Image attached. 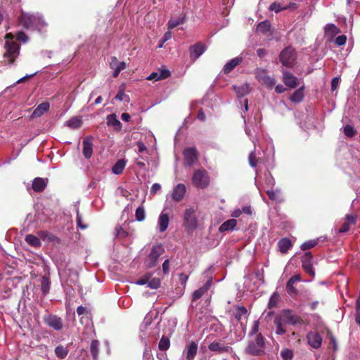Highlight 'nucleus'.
Masks as SVG:
<instances>
[{"mask_svg":"<svg viewBox=\"0 0 360 360\" xmlns=\"http://www.w3.org/2000/svg\"><path fill=\"white\" fill-rule=\"evenodd\" d=\"M274 323L276 326V333L282 335L287 332L285 325H302L304 323V321L302 316L292 310L283 309L274 317Z\"/></svg>","mask_w":360,"mask_h":360,"instance_id":"1","label":"nucleus"},{"mask_svg":"<svg viewBox=\"0 0 360 360\" xmlns=\"http://www.w3.org/2000/svg\"><path fill=\"white\" fill-rule=\"evenodd\" d=\"M18 22L25 29L41 30L46 25L42 17L38 14L22 12L18 17Z\"/></svg>","mask_w":360,"mask_h":360,"instance_id":"2","label":"nucleus"},{"mask_svg":"<svg viewBox=\"0 0 360 360\" xmlns=\"http://www.w3.org/2000/svg\"><path fill=\"white\" fill-rule=\"evenodd\" d=\"M265 346L266 339L262 333H259L254 337H249L245 352L252 356H262L264 354Z\"/></svg>","mask_w":360,"mask_h":360,"instance_id":"3","label":"nucleus"},{"mask_svg":"<svg viewBox=\"0 0 360 360\" xmlns=\"http://www.w3.org/2000/svg\"><path fill=\"white\" fill-rule=\"evenodd\" d=\"M183 226L188 233H192L198 226L196 211L193 207L185 210L183 217Z\"/></svg>","mask_w":360,"mask_h":360,"instance_id":"4","label":"nucleus"},{"mask_svg":"<svg viewBox=\"0 0 360 360\" xmlns=\"http://www.w3.org/2000/svg\"><path fill=\"white\" fill-rule=\"evenodd\" d=\"M165 252L161 244L153 245L148 255L145 258L144 264L146 269H151L157 266L159 257Z\"/></svg>","mask_w":360,"mask_h":360,"instance_id":"5","label":"nucleus"},{"mask_svg":"<svg viewBox=\"0 0 360 360\" xmlns=\"http://www.w3.org/2000/svg\"><path fill=\"white\" fill-rule=\"evenodd\" d=\"M192 183L197 188L205 189L210 185V176L207 172L200 168L194 171L192 176Z\"/></svg>","mask_w":360,"mask_h":360,"instance_id":"6","label":"nucleus"},{"mask_svg":"<svg viewBox=\"0 0 360 360\" xmlns=\"http://www.w3.org/2000/svg\"><path fill=\"white\" fill-rule=\"evenodd\" d=\"M4 48L6 49L4 57L8 59V64H13L19 55L20 45L14 41H6Z\"/></svg>","mask_w":360,"mask_h":360,"instance_id":"7","label":"nucleus"},{"mask_svg":"<svg viewBox=\"0 0 360 360\" xmlns=\"http://www.w3.org/2000/svg\"><path fill=\"white\" fill-rule=\"evenodd\" d=\"M279 59L283 65L291 68L294 65L296 59V53L291 46H288L281 51Z\"/></svg>","mask_w":360,"mask_h":360,"instance_id":"8","label":"nucleus"},{"mask_svg":"<svg viewBox=\"0 0 360 360\" xmlns=\"http://www.w3.org/2000/svg\"><path fill=\"white\" fill-rule=\"evenodd\" d=\"M313 256L311 252H305L302 257V267L304 271L310 276L314 278L315 276V271L313 268Z\"/></svg>","mask_w":360,"mask_h":360,"instance_id":"9","label":"nucleus"},{"mask_svg":"<svg viewBox=\"0 0 360 360\" xmlns=\"http://www.w3.org/2000/svg\"><path fill=\"white\" fill-rule=\"evenodd\" d=\"M184 161L189 167L193 166L198 162V150L194 147L187 148L184 152Z\"/></svg>","mask_w":360,"mask_h":360,"instance_id":"10","label":"nucleus"},{"mask_svg":"<svg viewBox=\"0 0 360 360\" xmlns=\"http://www.w3.org/2000/svg\"><path fill=\"white\" fill-rule=\"evenodd\" d=\"M206 50V46L200 41L189 47L190 58L195 62Z\"/></svg>","mask_w":360,"mask_h":360,"instance_id":"11","label":"nucleus"},{"mask_svg":"<svg viewBox=\"0 0 360 360\" xmlns=\"http://www.w3.org/2000/svg\"><path fill=\"white\" fill-rule=\"evenodd\" d=\"M307 340L312 348L319 349L321 346L323 338L318 332L310 331L307 335Z\"/></svg>","mask_w":360,"mask_h":360,"instance_id":"12","label":"nucleus"},{"mask_svg":"<svg viewBox=\"0 0 360 360\" xmlns=\"http://www.w3.org/2000/svg\"><path fill=\"white\" fill-rule=\"evenodd\" d=\"M301 275L300 274H295L290 278V279L288 281L286 284V290L287 292L291 296H296L298 295L299 291L298 290L295 288L294 284L296 282H299L301 281Z\"/></svg>","mask_w":360,"mask_h":360,"instance_id":"13","label":"nucleus"},{"mask_svg":"<svg viewBox=\"0 0 360 360\" xmlns=\"http://www.w3.org/2000/svg\"><path fill=\"white\" fill-rule=\"evenodd\" d=\"M283 82L285 86L294 89L299 85V79L288 71H283Z\"/></svg>","mask_w":360,"mask_h":360,"instance_id":"14","label":"nucleus"},{"mask_svg":"<svg viewBox=\"0 0 360 360\" xmlns=\"http://www.w3.org/2000/svg\"><path fill=\"white\" fill-rule=\"evenodd\" d=\"M44 321L48 326L56 330H60L63 327L62 319L55 315H49L44 317Z\"/></svg>","mask_w":360,"mask_h":360,"instance_id":"15","label":"nucleus"},{"mask_svg":"<svg viewBox=\"0 0 360 360\" xmlns=\"http://www.w3.org/2000/svg\"><path fill=\"white\" fill-rule=\"evenodd\" d=\"M93 139L92 136H87L82 141V153L86 159H89L93 153Z\"/></svg>","mask_w":360,"mask_h":360,"instance_id":"16","label":"nucleus"},{"mask_svg":"<svg viewBox=\"0 0 360 360\" xmlns=\"http://www.w3.org/2000/svg\"><path fill=\"white\" fill-rule=\"evenodd\" d=\"M208 349L212 352L222 354L229 353L231 349V347L222 342H213L209 345Z\"/></svg>","mask_w":360,"mask_h":360,"instance_id":"17","label":"nucleus"},{"mask_svg":"<svg viewBox=\"0 0 360 360\" xmlns=\"http://www.w3.org/2000/svg\"><path fill=\"white\" fill-rule=\"evenodd\" d=\"M212 284V278H210L206 283L200 288L195 290L192 295V300L196 301L199 300L208 290Z\"/></svg>","mask_w":360,"mask_h":360,"instance_id":"18","label":"nucleus"},{"mask_svg":"<svg viewBox=\"0 0 360 360\" xmlns=\"http://www.w3.org/2000/svg\"><path fill=\"white\" fill-rule=\"evenodd\" d=\"M186 188L184 184H177L172 192V199L176 202L181 201L186 193Z\"/></svg>","mask_w":360,"mask_h":360,"instance_id":"19","label":"nucleus"},{"mask_svg":"<svg viewBox=\"0 0 360 360\" xmlns=\"http://www.w3.org/2000/svg\"><path fill=\"white\" fill-rule=\"evenodd\" d=\"M324 31L329 41H332L334 39V37L340 33V30L333 23L327 24L324 27Z\"/></svg>","mask_w":360,"mask_h":360,"instance_id":"20","label":"nucleus"},{"mask_svg":"<svg viewBox=\"0 0 360 360\" xmlns=\"http://www.w3.org/2000/svg\"><path fill=\"white\" fill-rule=\"evenodd\" d=\"M47 184V179L37 177L32 181V188L35 192L41 193L46 188Z\"/></svg>","mask_w":360,"mask_h":360,"instance_id":"21","label":"nucleus"},{"mask_svg":"<svg viewBox=\"0 0 360 360\" xmlns=\"http://www.w3.org/2000/svg\"><path fill=\"white\" fill-rule=\"evenodd\" d=\"M243 58L240 56L236 57L225 64L223 68L224 74H229L237 65L243 62Z\"/></svg>","mask_w":360,"mask_h":360,"instance_id":"22","label":"nucleus"},{"mask_svg":"<svg viewBox=\"0 0 360 360\" xmlns=\"http://www.w3.org/2000/svg\"><path fill=\"white\" fill-rule=\"evenodd\" d=\"M49 108V103L44 102L37 106V108L34 110L32 114L31 115L30 117L32 119L39 117L41 115H43L45 112H48Z\"/></svg>","mask_w":360,"mask_h":360,"instance_id":"23","label":"nucleus"},{"mask_svg":"<svg viewBox=\"0 0 360 360\" xmlns=\"http://www.w3.org/2000/svg\"><path fill=\"white\" fill-rule=\"evenodd\" d=\"M107 125L111 126L114 128L115 131H120L122 129V124L120 121L117 118L115 114H110L106 117Z\"/></svg>","mask_w":360,"mask_h":360,"instance_id":"24","label":"nucleus"},{"mask_svg":"<svg viewBox=\"0 0 360 360\" xmlns=\"http://www.w3.org/2000/svg\"><path fill=\"white\" fill-rule=\"evenodd\" d=\"M278 247L279 251L282 254H286L288 250L292 247L291 240L288 238H283L278 242Z\"/></svg>","mask_w":360,"mask_h":360,"instance_id":"25","label":"nucleus"},{"mask_svg":"<svg viewBox=\"0 0 360 360\" xmlns=\"http://www.w3.org/2000/svg\"><path fill=\"white\" fill-rule=\"evenodd\" d=\"M170 76V72L168 70H161L160 72H153L148 77V80L158 81L166 79Z\"/></svg>","mask_w":360,"mask_h":360,"instance_id":"26","label":"nucleus"},{"mask_svg":"<svg viewBox=\"0 0 360 360\" xmlns=\"http://www.w3.org/2000/svg\"><path fill=\"white\" fill-rule=\"evenodd\" d=\"M169 217L168 214L162 212L158 218V226L160 232L165 231L169 225Z\"/></svg>","mask_w":360,"mask_h":360,"instance_id":"27","label":"nucleus"},{"mask_svg":"<svg viewBox=\"0 0 360 360\" xmlns=\"http://www.w3.org/2000/svg\"><path fill=\"white\" fill-rule=\"evenodd\" d=\"M237 225V220L235 219H231L224 221L219 228V231L224 233L226 231H232Z\"/></svg>","mask_w":360,"mask_h":360,"instance_id":"28","label":"nucleus"},{"mask_svg":"<svg viewBox=\"0 0 360 360\" xmlns=\"http://www.w3.org/2000/svg\"><path fill=\"white\" fill-rule=\"evenodd\" d=\"M198 344L195 342L192 341L189 343L186 350V359L193 360L197 354Z\"/></svg>","mask_w":360,"mask_h":360,"instance_id":"29","label":"nucleus"},{"mask_svg":"<svg viewBox=\"0 0 360 360\" xmlns=\"http://www.w3.org/2000/svg\"><path fill=\"white\" fill-rule=\"evenodd\" d=\"M259 82L269 89H272L276 84V79L269 75H263L258 77Z\"/></svg>","mask_w":360,"mask_h":360,"instance_id":"30","label":"nucleus"},{"mask_svg":"<svg viewBox=\"0 0 360 360\" xmlns=\"http://www.w3.org/2000/svg\"><path fill=\"white\" fill-rule=\"evenodd\" d=\"M297 8L296 4L294 3L290 4L288 6H282L280 3L276 1L272 3L269 6V10L272 11H275L276 13H279L280 11L287 10L290 8Z\"/></svg>","mask_w":360,"mask_h":360,"instance_id":"31","label":"nucleus"},{"mask_svg":"<svg viewBox=\"0 0 360 360\" xmlns=\"http://www.w3.org/2000/svg\"><path fill=\"white\" fill-rule=\"evenodd\" d=\"M304 86H301L297 89L290 97V100L293 103H300L304 97Z\"/></svg>","mask_w":360,"mask_h":360,"instance_id":"32","label":"nucleus"},{"mask_svg":"<svg viewBox=\"0 0 360 360\" xmlns=\"http://www.w3.org/2000/svg\"><path fill=\"white\" fill-rule=\"evenodd\" d=\"M25 241L34 248H39L41 245L39 238L32 234H28L25 236Z\"/></svg>","mask_w":360,"mask_h":360,"instance_id":"33","label":"nucleus"},{"mask_svg":"<svg viewBox=\"0 0 360 360\" xmlns=\"http://www.w3.org/2000/svg\"><path fill=\"white\" fill-rule=\"evenodd\" d=\"M38 235L44 240L49 242L58 241V238L55 235L47 231H40L38 232Z\"/></svg>","mask_w":360,"mask_h":360,"instance_id":"34","label":"nucleus"},{"mask_svg":"<svg viewBox=\"0 0 360 360\" xmlns=\"http://www.w3.org/2000/svg\"><path fill=\"white\" fill-rule=\"evenodd\" d=\"M234 89L238 97H243L250 91V88L247 84H244L238 86H234Z\"/></svg>","mask_w":360,"mask_h":360,"instance_id":"35","label":"nucleus"},{"mask_svg":"<svg viewBox=\"0 0 360 360\" xmlns=\"http://www.w3.org/2000/svg\"><path fill=\"white\" fill-rule=\"evenodd\" d=\"M126 166V161L123 159L119 160L113 165L112 171L115 174H120L122 173Z\"/></svg>","mask_w":360,"mask_h":360,"instance_id":"36","label":"nucleus"},{"mask_svg":"<svg viewBox=\"0 0 360 360\" xmlns=\"http://www.w3.org/2000/svg\"><path fill=\"white\" fill-rule=\"evenodd\" d=\"M68 347H64L62 345L57 346L55 349V354L56 356L60 359H65L68 354Z\"/></svg>","mask_w":360,"mask_h":360,"instance_id":"37","label":"nucleus"},{"mask_svg":"<svg viewBox=\"0 0 360 360\" xmlns=\"http://www.w3.org/2000/svg\"><path fill=\"white\" fill-rule=\"evenodd\" d=\"M82 123V120L81 118L73 117L66 122V125L71 129H77L81 127Z\"/></svg>","mask_w":360,"mask_h":360,"instance_id":"38","label":"nucleus"},{"mask_svg":"<svg viewBox=\"0 0 360 360\" xmlns=\"http://www.w3.org/2000/svg\"><path fill=\"white\" fill-rule=\"evenodd\" d=\"M99 341L94 340L91 342L90 346V352L94 360H97L99 353Z\"/></svg>","mask_w":360,"mask_h":360,"instance_id":"39","label":"nucleus"},{"mask_svg":"<svg viewBox=\"0 0 360 360\" xmlns=\"http://www.w3.org/2000/svg\"><path fill=\"white\" fill-rule=\"evenodd\" d=\"M247 314H248V310L245 307L237 306L236 307L235 311L233 313V316L238 321H240L242 319V317L243 316L247 315Z\"/></svg>","mask_w":360,"mask_h":360,"instance_id":"40","label":"nucleus"},{"mask_svg":"<svg viewBox=\"0 0 360 360\" xmlns=\"http://www.w3.org/2000/svg\"><path fill=\"white\" fill-rule=\"evenodd\" d=\"M169 346L170 340L169 338L163 335L158 343L159 349L161 351H167L169 348Z\"/></svg>","mask_w":360,"mask_h":360,"instance_id":"41","label":"nucleus"},{"mask_svg":"<svg viewBox=\"0 0 360 360\" xmlns=\"http://www.w3.org/2000/svg\"><path fill=\"white\" fill-rule=\"evenodd\" d=\"M280 300V295L277 292H275L273 293V295L271 296L269 303H268V307L269 309L275 308L278 306V302Z\"/></svg>","mask_w":360,"mask_h":360,"instance_id":"42","label":"nucleus"},{"mask_svg":"<svg viewBox=\"0 0 360 360\" xmlns=\"http://www.w3.org/2000/svg\"><path fill=\"white\" fill-rule=\"evenodd\" d=\"M271 25L270 22L267 20L261 22L257 25V30L258 32H260L263 34H266L270 30Z\"/></svg>","mask_w":360,"mask_h":360,"instance_id":"43","label":"nucleus"},{"mask_svg":"<svg viewBox=\"0 0 360 360\" xmlns=\"http://www.w3.org/2000/svg\"><path fill=\"white\" fill-rule=\"evenodd\" d=\"M318 239L307 240L301 245L300 248L302 250L306 251L315 247L318 244Z\"/></svg>","mask_w":360,"mask_h":360,"instance_id":"44","label":"nucleus"},{"mask_svg":"<svg viewBox=\"0 0 360 360\" xmlns=\"http://www.w3.org/2000/svg\"><path fill=\"white\" fill-rule=\"evenodd\" d=\"M135 217L136 219L139 221H142L146 218V212L143 206H139L136 210L135 212Z\"/></svg>","mask_w":360,"mask_h":360,"instance_id":"45","label":"nucleus"},{"mask_svg":"<svg viewBox=\"0 0 360 360\" xmlns=\"http://www.w3.org/2000/svg\"><path fill=\"white\" fill-rule=\"evenodd\" d=\"M50 281L48 278L43 277L41 284V290L43 292L44 295H46L50 289Z\"/></svg>","mask_w":360,"mask_h":360,"instance_id":"46","label":"nucleus"},{"mask_svg":"<svg viewBox=\"0 0 360 360\" xmlns=\"http://www.w3.org/2000/svg\"><path fill=\"white\" fill-rule=\"evenodd\" d=\"M343 132L346 136L349 137V138H352L356 134V129L354 128V127H352V125H349V124H347L344 127Z\"/></svg>","mask_w":360,"mask_h":360,"instance_id":"47","label":"nucleus"},{"mask_svg":"<svg viewBox=\"0 0 360 360\" xmlns=\"http://www.w3.org/2000/svg\"><path fill=\"white\" fill-rule=\"evenodd\" d=\"M161 284V281L158 278H150L148 282V287L150 289H158L160 288Z\"/></svg>","mask_w":360,"mask_h":360,"instance_id":"48","label":"nucleus"},{"mask_svg":"<svg viewBox=\"0 0 360 360\" xmlns=\"http://www.w3.org/2000/svg\"><path fill=\"white\" fill-rule=\"evenodd\" d=\"M152 274L147 273L144 274L141 278L137 279L135 281V283L139 285H143L145 284H148V280L151 278Z\"/></svg>","mask_w":360,"mask_h":360,"instance_id":"49","label":"nucleus"},{"mask_svg":"<svg viewBox=\"0 0 360 360\" xmlns=\"http://www.w3.org/2000/svg\"><path fill=\"white\" fill-rule=\"evenodd\" d=\"M281 356L283 360H291L293 356L292 351L289 349H284L281 352Z\"/></svg>","mask_w":360,"mask_h":360,"instance_id":"50","label":"nucleus"},{"mask_svg":"<svg viewBox=\"0 0 360 360\" xmlns=\"http://www.w3.org/2000/svg\"><path fill=\"white\" fill-rule=\"evenodd\" d=\"M182 23H183L182 19L172 18L168 21L167 27H168V29L171 30V29H173V28L177 27L178 25H179L180 24H182Z\"/></svg>","mask_w":360,"mask_h":360,"instance_id":"51","label":"nucleus"},{"mask_svg":"<svg viewBox=\"0 0 360 360\" xmlns=\"http://www.w3.org/2000/svg\"><path fill=\"white\" fill-rule=\"evenodd\" d=\"M115 98L119 100L120 101H129V96L124 93V91L123 89L119 90Z\"/></svg>","mask_w":360,"mask_h":360,"instance_id":"52","label":"nucleus"},{"mask_svg":"<svg viewBox=\"0 0 360 360\" xmlns=\"http://www.w3.org/2000/svg\"><path fill=\"white\" fill-rule=\"evenodd\" d=\"M259 321H255L253 323V325L252 326V328L249 333V337H254L256 335H259Z\"/></svg>","mask_w":360,"mask_h":360,"instance_id":"53","label":"nucleus"},{"mask_svg":"<svg viewBox=\"0 0 360 360\" xmlns=\"http://www.w3.org/2000/svg\"><path fill=\"white\" fill-rule=\"evenodd\" d=\"M347 41V36L345 34L337 37L335 39V43L337 46H340L345 44Z\"/></svg>","mask_w":360,"mask_h":360,"instance_id":"54","label":"nucleus"},{"mask_svg":"<svg viewBox=\"0 0 360 360\" xmlns=\"http://www.w3.org/2000/svg\"><path fill=\"white\" fill-rule=\"evenodd\" d=\"M266 194L271 200L276 202L279 201V195L276 191L273 190H268L266 191Z\"/></svg>","mask_w":360,"mask_h":360,"instance_id":"55","label":"nucleus"},{"mask_svg":"<svg viewBox=\"0 0 360 360\" xmlns=\"http://www.w3.org/2000/svg\"><path fill=\"white\" fill-rule=\"evenodd\" d=\"M327 336L330 339V343L333 345V350L335 351L338 348V343L335 340V338L330 330H328Z\"/></svg>","mask_w":360,"mask_h":360,"instance_id":"56","label":"nucleus"},{"mask_svg":"<svg viewBox=\"0 0 360 360\" xmlns=\"http://www.w3.org/2000/svg\"><path fill=\"white\" fill-rule=\"evenodd\" d=\"M248 161L250 166L255 167L257 165V158H256L255 153L254 152L250 153L248 157Z\"/></svg>","mask_w":360,"mask_h":360,"instance_id":"57","label":"nucleus"},{"mask_svg":"<svg viewBox=\"0 0 360 360\" xmlns=\"http://www.w3.org/2000/svg\"><path fill=\"white\" fill-rule=\"evenodd\" d=\"M16 39L18 41L25 43L28 41L29 38L22 31H20L16 34Z\"/></svg>","mask_w":360,"mask_h":360,"instance_id":"58","label":"nucleus"},{"mask_svg":"<svg viewBox=\"0 0 360 360\" xmlns=\"http://www.w3.org/2000/svg\"><path fill=\"white\" fill-rule=\"evenodd\" d=\"M356 221V216L353 214H347L346 215V223L349 226L355 224Z\"/></svg>","mask_w":360,"mask_h":360,"instance_id":"59","label":"nucleus"},{"mask_svg":"<svg viewBox=\"0 0 360 360\" xmlns=\"http://www.w3.org/2000/svg\"><path fill=\"white\" fill-rule=\"evenodd\" d=\"M77 225L78 227H79L81 229H86L87 228V225L86 224H84L82 223V217L80 216V214H79V212H77Z\"/></svg>","mask_w":360,"mask_h":360,"instance_id":"60","label":"nucleus"},{"mask_svg":"<svg viewBox=\"0 0 360 360\" xmlns=\"http://www.w3.org/2000/svg\"><path fill=\"white\" fill-rule=\"evenodd\" d=\"M117 235L121 237H126L128 235V233L124 231L121 226H118L116 228Z\"/></svg>","mask_w":360,"mask_h":360,"instance_id":"61","label":"nucleus"},{"mask_svg":"<svg viewBox=\"0 0 360 360\" xmlns=\"http://www.w3.org/2000/svg\"><path fill=\"white\" fill-rule=\"evenodd\" d=\"M169 260L166 259L162 264V271L165 274H167L169 271Z\"/></svg>","mask_w":360,"mask_h":360,"instance_id":"62","label":"nucleus"},{"mask_svg":"<svg viewBox=\"0 0 360 360\" xmlns=\"http://www.w3.org/2000/svg\"><path fill=\"white\" fill-rule=\"evenodd\" d=\"M161 189L160 184L155 183L154 184L151 188H150V193L151 194H155L158 191H159Z\"/></svg>","mask_w":360,"mask_h":360,"instance_id":"63","label":"nucleus"},{"mask_svg":"<svg viewBox=\"0 0 360 360\" xmlns=\"http://www.w3.org/2000/svg\"><path fill=\"white\" fill-rule=\"evenodd\" d=\"M197 117L199 120L202 121V122H204L206 120V116H205V114L202 110V108H200L199 110H198V115H197Z\"/></svg>","mask_w":360,"mask_h":360,"instance_id":"64","label":"nucleus"}]
</instances>
